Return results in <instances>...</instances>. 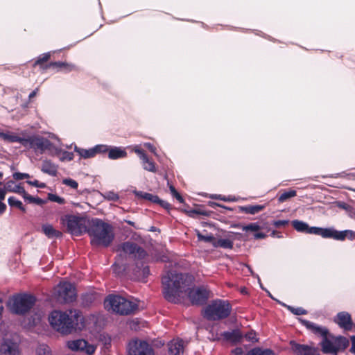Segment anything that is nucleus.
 I'll return each instance as SVG.
<instances>
[{
	"label": "nucleus",
	"instance_id": "nucleus-46",
	"mask_svg": "<svg viewBox=\"0 0 355 355\" xmlns=\"http://www.w3.org/2000/svg\"><path fill=\"white\" fill-rule=\"evenodd\" d=\"M48 199L52 202H58V204L62 205L65 202L63 198H61L55 194L49 193Z\"/></svg>",
	"mask_w": 355,
	"mask_h": 355
},
{
	"label": "nucleus",
	"instance_id": "nucleus-5",
	"mask_svg": "<svg viewBox=\"0 0 355 355\" xmlns=\"http://www.w3.org/2000/svg\"><path fill=\"white\" fill-rule=\"evenodd\" d=\"M104 304L107 310H112L121 315L132 314L138 309V304L136 302L116 295L107 296L104 300Z\"/></svg>",
	"mask_w": 355,
	"mask_h": 355
},
{
	"label": "nucleus",
	"instance_id": "nucleus-32",
	"mask_svg": "<svg viewBox=\"0 0 355 355\" xmlns=\"http://www.w3.org/2000/svg\"><path fill=\"white\" fill-rule=\"evenodd\" d=\"M141 162L143 168L146 171L153 173L157 172V168L155 162L153 159H149L148 156L141 160Z\"/></svg>",
	"mask_w": 355,
	"mask_h": 355
},
{
	"label": "nucleus",
	"instance_id": "nucleus-58",
	"mask_svg": "<svg viewBox=\"0 0 355 355\" xmlns=\"http://www.w3.org/2000/svg\"><path fill=\"white\" fill-rule=\"evenodd\" d=\"M352 340V347L350 349V352L355 354V336L351 337Z\"/></svg>",
	"mask_w": 355,
	"mask_h": 355
},
{
	"label": "nucleus",
	"instance_id": "nucleus-62",
	"mask_svg": "<svg viewBox=\"0 0 355 355\" xmlns=\"http://www.w3.org/2000/svg\"><path fill=\"white\" fill-rule=\"evenodd\" d=\"M271 236L272 237H278V238H281L282 237V234H281V232H277L276 230H273L271 234H270Z\"/></svg>",
	"mask_w": 355,
	"mask_h": 355
},
{
	"label": "nucleus",
	"instance_id": "nucleus-34",
	"mask_svg": "<svg viewBox=\"0 0 355 355\" xmlns=\"http://www.w3.org/2000/svg\"><path fill=\"white\" fill-rule=\"evenodd\" d=\"M292 225L297 232L307 234L309 225L306 223L298 220H295L292 221Z\"/></svg>",
	"mask_w": 355,
	"mask_h": 355
},
{
	"label": "nucleus",
	"instance_id": "nucleus-28",
	"mask_svg": "<svg viewBox=\"0 0 355 355\" xmlns=\"http://www.w3.org/2000/svg\"><path fill=\"white\" fill-rule=\"evenodd\" d=\"M263 205H248V206H240L239 207V211L248 214H255L264 209Z\"/></svg>",
	"mask_w": 355,
	"mask_h": 355
},
{
	"label": "nucleus",
	"instance_id": "nucleus-38",
	"mask_svg": "<svg viewBox=\"0 0 355 355\" xmlns=\"http://www.w3.org/2000/svg\"><path fill=\"white\" fill-rule=\"evenodd\" d=\"M35 352L37 355H51V350L46 344H40Z\"/></svg>",
	"mask_w": 355,
	"mask_h": 355
},
{
	"label": "nucleus",
	"instance_id": "nucleus-27",
	"mask_svg": "<svg viewBox=\"0 0 355 355\" xmlns=\"http://www.w3.org/2000/svg\"><path fill=\"white\" fill-rule=\"evenodd\" d=\"M14 184H15V182L12 180L7 182L5 185L6 189L8 191L20 194L22 196V197H24V196L25 195V193L26 192L25 189L23 187H21L20 184L13 186Z\"/></svg>",
	"mask_w": 355,
	"mask_h": 355
},
{
	"label": "nucleus",
	"instance_id": "nucleus-30",
	"mask_svg": "<svg viewBox=\"0 0 355 355\" xmlns=\"http://www.w3.org/2000/svg\"><path fill=\"white\" fill-rule=\"evenodd\" d=\"M334 345L337 354L339 351H343L348 347L349 340L343 336H338L335 338Z\"/></svg>",
	"mask_w": 355,
	"mask_h": 355
},
{
	"label": "nucleus",
	"instance_id": "nucleus-24",
	"mask_svg": "<svg viewBox=\"0 0 355 355\" xmlns=\"http://www.w3.org/2000/svg\"><path fill=\"white\" fill-rule=\"evenodd\" d=\"M42 229L43 233L49 239L60 238L62 236V233L59 230H56L51 225H43Z\"/></svg>",
	"mask_w": 355,
	"mask_h": 355
},
{
	"label": "nucleus",
	"instance_id": "nucleus-2",
	"mask_svg": "<svg viewBox=\"0 0 355 355\" xmlns=\"http://www.w3.org/2000/svg\"><path fill=\"white\" fill-rule=\"evenodd\" d=\"M83 320L82 313L78 309H68L65 311L54 310L49 315L51 326L62 334H69L80 329L83 326Z\"/></svg>",
	"mask_w": 355,
	"mask_h": 355
},
{
	"label": "nucleus",
	"instance_id": "nucleus-16",
	"mask_svg": "<svg viewBox=\"0 0 355 355\" xmlns=\"http://www.w3.org/2000/svg\"><path fill=\"white\" fill-rule=\"evenodd\" d=\"M103 300V295L96 291L92 290L81 295L82 304L84 306H89L94 303L101 302Z\"/></svg>",
	"mask_w": 355,
	"mask_h": 355
},
{
	"label": "nucleus",
	"instance_id": "nucleus-55",
	"mask_svg": "<svg viewBox=\"0 0 355 355\" xmlns=\"http://www.w3.org/2000/svg\"><path fill=\"white\" fill-rule=\"evenodd\" d=\"M267 235L263 232H256L254 234V239H263L266 238Z\"/></svg>",
	"mask_w": 355,
	"mask_h": 355
},
{
	"label": "nucleus",
	"instance_id": "nucleus-47",
	"mask_svg": "<svg viewBox=\"0 0 355 355\" xmlns=\"http://www.w3.org/2000/svg\"><path fill=\"white\" fill-rule=\"evenodd\" d=\"M289 223L288 220H274L272 225L276 228L284 227Z\"/></svg>",
	"mask_w": 355,
	"mask_h": 355
},
{
	"label": "nucleus",
	"instance_id": "nucleus-45",
	"mask_svg": "<svg viewBox=\"0 0 355 355\" xmlns=\"http://www.w3.org/2000/svg\"><path fill=\"white\" fill-rule=\"evenodd\" d=\"M169 188H170V191H171V193L172 196L174 198H175L177 199V200H178L179 202L184 203V198L178 192V191L175 189V188L173 186H172V185H171Z\"/></svg>",
	"mask_w": 355,
	"mask_h": 355
},
{
	"label": "nucleus",
	"instance_id": "nucleus-60",
	"mask_svg": "<svg viewBox=\"0 0 355 355\" xmlns=\"http://www.w3.org/2000/svg\"><path fill=\"white\" fill-rule=\"evenodd\" d=\"M6 205L1 201H0V215L3 214L6 210Z\"/></svg>",
	"mask_w": 355,
	"mask_h": 355
},
{
	"label": "nucleus",
	"instance_id": "nucleus-50",
	"mask_svg": "<svg viewBox=\"0 0 355 355\" xmlns=\"http://www.w3.org/2000/svg\"><path fill=\"white\" fill-rule=\"evenodd\" d=\"M134 152L139 156L141 160H143L148 155H146L144 150L137 146L134 148Z\"/></svg>",
	"mask_w": 355,
	"mask_h": 355
},
{
	"label": "nucleus",
	"instance_id": "nucleus-54",
	"mask_svg": "<svg viewBox=\"0 0 355 355\" xmlns=\"http://www.w3.org/2000/svg\"><path fill=\"white\" fill-rule=\"evenodd\" d=\"M157 204L159 205L163 208L168 209V210L171 208V205L170 203H168V202L164 201L163 200H161L160 198H159Z\"/></svg>",
	"mask_w": 355,
	"mask_h": 355
},
{
	"label": "nucleus",
	"instance_id": "nucleus-14",
	"mask_svg": "<svg viewBox=\"0 0 355 355\" xmlns=\"http://www.w3.org/2000/svg\"><path fill=\"white\" fill-rule=\"evenodd\" d=\"M67 346L72 351L85 352L88 355L93 354L96 351V347L85 339L69 340Z\"/></svg>",
	"mask_w": 355,
	"mask_h": 355
},
{
	"label": "nucleus",
	"instance_id": "nucleus-61",
	"mask_svg": "<svg viewBox=\"0 0 355 355\" xmlns=\"http://www.w3.org/2000/svg\"><path fill=\"white\" fill-rule=\"evenodd\" d=\"M26 182L31 186L37 187L40 182L35 180L34 181L27 180Z\"/></svg>",
	"mask_w": 355,
	"mask_h": 355
},
{
	"label": "nucleus",
	"instance_id": "nucleus-10",
	"mask_svg": "<svg viewBox=\"0 0 355 355\" xmlns=\"http://www.w3.org/2000/svg\"><path fill=\"white\" fill-rule=\"evenodd\" d=\"M36 299L33 295L19 294L14 296L10 302V310L18 315L28 312L35 305Z\"/></svg>",
	"mask_w": 355,
	"mask_h": 355
},
{
	"label": "nucleus",
	"instance_id": "nucleus-59",
	"mask_svg": "<svg viewBox=\"0 0 355 355\" xmlns=\"http://www.w3.org/2000/svg\"><path fill=\"white\" fill-rule=\"evenodd\" d=\"M6 191L7 190L6 189V188L5 189L0 188V201L4 200L6 193Z\"/></svg>",
	"mask_w": 355,
	"mask_h": 355
},
{
	"label": "nucleus",
	"instance_id": "nucleus-41",
	"mask_svg": "<svg viewBox=\"0 0 355 355\" xmlns=\"http://www.w3.org/2000/svg\"><path fill=\"white\" fill-rule=\"evenodd\" d=\"M140 196L144 198V199H146V200H148L152 202H154V203H156L157 204V202H159V198L157 196H155V195H153L151 193H143V192H140Z\"/></svg>",
	"mask_w": 355,
	"mask_h": 355
},
{
	"label": "nucleus",
	"instance_id": "nucleus-57",
	"mask_svg": "<svg viewBox=\"0 0 355 355\" xmlns=\"http://www.w3.org/2000/svg\"><path fill=\"white\" fill-rule=\"evenodd\" d=\"M145 146L148 148V149L151 151L152 153H155L156 148L150 143H146Z\"/></svg>",
	"mask_w": 355,
	"mask_h": 355
},
{
	"label": "nucleus",
	"instance_id": "nucleus-9",
	"mask_svg": "<svg viewBox=\"0 0 355 355\" xmlns=\"http://www.w3.org/2000/svg\"><path fill=\"white\" fill-rule=\"evenodd\" d=\"M51 58V53H44L39 55L37 60L33 64V67L37 66L40 67V69L42 71H46L47 69H52L55 71H63L65 72H70L76 69V66L73 64L67 63L65 62H47Z\"/></svg>",
	"mask_w": 355,
	"mask_h": 355
},
{
	"label": "nucleus",
	"instance_id": "nucleus-19",
	"mask_svg": "<svg viewBox=\"0 0 355 355\" xmlns=\"http://www.w3.org/2000/svg\"><path fill=\"white\" fill-rule=\"evenodd\" d=\"M184 341L180 338L173 339L168 343L169 355H183Z\"/></svg>",
	"mask_w": 355,
	"mask_h": 355
},
{
	"label": "nucleus",
	"instance_id": "nucleus-42",
	"mask_svg": "<svg viewBox=\"0 0 355 355\" xmlns=\"http://www.w3.org/2000/svg\"><path fill=\"white\" fill-rule=\"evenodd\" d=\"M288 309L296 315H306L307 313V311L302 307H293L288 306Z\"/></svg>",
	"mask_w": 355,
	"mask_h": 355
},
{
	"label": "nucleus",
	"instance_id": "nucleus-52",
	"mask_svg": "<svg viewBox=\"0 0 355 355\" xmlns=\"http://www.w3.org/2000/svg\"><path fill=\"white\" fill-rule=\"evenodd\" d=\"M73 159V153L71 152H69V151H64L62 153V157L60 159L62 161L63 160H68V161H71Z\"/></svg>",
	"mask_w": 355,
	"mask_h": 355
},
{
	"label": "nucleus",
	"instance_id": "nucleus-23",
	"mask_svg": "<svg viewBox=\"0 0 355 355\" xmlns=\"http://www.w3.org/2000/svg\"><path fill=\"white\" fill-rule=\"evenodd\" d=\"M41 171L51 176H55L58 173V166L51 161L46 159L42 162Z\"/></svg>",
	"mask_w": 355,
	"mask_h": 355
},
{
	"label": "nucleus",
	"instance_id": "nucleus-15",
	"mask_svg": "<svg viewBox=\"0 0 355 355\" xmlns=\"http://www.w3.org/2000/svg\"><path fill=\"white\" fill-rule=\"evenodd\" d=\"M0 355H21L19 344L10 338H3L0 345Z\"/></svg>",
	"mask_w": 355,
	"mask_h": 355
},
{
	"label": "nucleus",
	"instance_id": "nucleus-49",
	"mask_svg": "<svg viewBox=\"0 0 355 355\" xmlns=\"http://www.w3.org/2000/svg\"><path fill=\"white\" fill-rule=\"evenodd\" d=\"M12 177L15 180H21L24 179H28L31 176L28 173L15 172L13 173Z\"/></svg>",
	"mask_w": 355,
	"mask_h": 355
},
{
	"label": "nucleus",
	"instance_id": "nucleus-53",
	"mask_svg": "<svg viewBox=\"0 0 355 355\" xmlns=\"http://www.w3.org/2000/svg\"><path fill=\"white\" fill-rule=\"evenodd\" d=\"M187 213L189 216H193L194 214L202 215V216L207 215V214L205 211H202L200 209H191V210L187 211Z\"/></svg>",
	"mask_w": 355,
	"mask_h": 355
},
{
	"label": "nucleus",
	"instance_id": "nucleus-18",
	"mask_svg": "<svg viewBox=\"0 0 355 355\" xmlns=\"http://www.w3.org/2000/svg\"><path fill=\"white\" fill-rule=\"evenodd\" d=\"M301 322L312 333L318 336L322 337V338L328 336L329 335V330L325 327H320L306 320H301Z\"/></svg>",
	"mask_w": 355,
	"mask_h": 355
},
{
	"label": "nucleus",
	"instance_id": "nucleus-39",
	"mask_svg": "<svg viewBox=\"0 0 355 355\" xmlns=\"http://www.w3.org/2000/svg\"><path fill=\"white\" fill-rule=\"evenodd\" d=\"M239 227L245 232H258L261 230V226L258 223H252L246 225H240Z\"/></svg>",
	"mask_w": 355,
	"mask_h": 355
},
{
	"label": "nucleus",
	"instance_id": "nucleus-7",
	"mask_svg": "<svg viewBox=\"0 0 355 355\" xmlns=\"http://www.w3.org/2000/svg\"><path fill=\"white\" fill-rule=\"evenodd\" d=\"M61 220L62 223L67 227L69 233L78 236L84 233H87L91 220L80 216L65 215Z\"/></svg>",
	"mask_w": 355,
	"mask_h": 355
},
{
	"label": "nucleus",
	"instance_id": "nucleus-40",
	"mask_svg": "<svg viewBox=\"0 0 355 355\" xmlns=\"http://www.w3.org/2000/svg\"><path fill=\"white\" fill-rule=\"evenodd\" d=\"M24 199L27 200L29 203H35L39 205H42L44 203V201L39 197H33L26 192L24 196Z\"/></svg>",
	"mask_w": 355,
	"mask_h": 355
},
{
	"label": "nucleus",
	"instance_id": "nucleus-63",
	"mask_svg": "<svg viewBox=\"0 0 355 355\" xmlns=\"http://www.w3.org/2000/svg\"><path fill=\"white\" fill-rule=\"evenodd\" d=\"M112 268H113V270L115 273H119L120 272V267L119 266L118 264L116 263H114L112 265Z\"/></svg>",
	"mask_w": 355,
	"mask_h": 355
},
{
	"label": "nucleus",
	"instance_id": "nucleus-21",
	"mask_svg": "<svg viewBox=\"0 0 355 355\" xmlns=\"http://www.w3.org/2000/svg\"><path fill=\"white\" fill-rule=\"evenodd\" d=\"M223 338L233 344L240 343L243 338V334L239 329H234L231 331H225L223 334Z\"/></svg>",
	"mask_w": 355,
	"mask_h": 355
},
{
	"label": "nucleus",
	"instance_id": "nucleus-43",
	"mask_svg": "<svg viewBox=\"0 0 355 355\" xmlns=\"http://www.w3.org/2000/svg\"><path fill=\"white\" fill-rule=\"evenodd\" d=\"M96 155L97 154H104L109 151L110 146L104 144H98L96 145L94 147Z\"/></svg>",
	"mask_w": 355,
	"mask_h": 355
},
{
	"label": "nucleus",
	"instance_id": "nucleus-25",
	"mask_svg": "<svg viewBox=\"0 0 355 355\" xmlns=\"http://www.w3.org/2000/svg\"><path fill=\"white\" fill-rule=\"evenodd\" d=\"M0 138L6 141H8L10 143L18 142L20 143L23 146V143L25 141V138L20 137L15 133L12 132H0Z\"/></svg>",
	"mask_w": 355,
	"mask_h": 355
},
{
	"label": "nucleus",
	"instance_id": "nucleus-1",
	"mask_svg": "<svg viewBox=\"0 0 355 355\" xmlns=\"http://www.w3.org/2000/svg\"><path fill=\"white\" fill-rule=\"evenodd\" d=\"M193 279V277L188 273L168 272L162 279L164 298L170 302L176 303L180 293L189 290L188 297L193 305L205 304L209 297V291L203 286L190 288Z\"/></svg>",
	"mask_w": 355,
	"mask_h": 355
},
{
	"label": "nucleus",
	"instance_id": "nucleus-36",
	"mask_svg": "<svg viewBox=\"0 0 355 355\" xmlns=\"http://www.w3.org/2000/svg\"><path fill=\"white\" fill-rule=\"evenodd\" d=\"M8 202L10 207H15L24 213L26 211V208L23 205L22 202L14 196H10L8 198Z\"/></svg>",
	"mask_w": 355,
	"mask_h": 355
},
{
	"label": "nucleus",
	"instance_id": "nucleus-64",
	"mask_svg": "<svg viewBox=\"0 0 355 355\" xmlns=\"http://www.w3.org/2000/svg\"><path fill=\"white\" fill-rule=\"evenodd\" d=\"M37 89H35V90H33V92H31L28 96V98L30 99H31L32 98L35 97L36 96V94H37Z\"/></svg>",
	"mask_w": 355,
	"mask_h": 355
},
{
	"label": "nucleus",
	"instance_id": "nucleus-35",
	"mask_svg": "<svg viewBox=\"0 0 355 355\" xmlns=\"http://www.w3.org/2000/svg\"><path fill=\"white\" fill-rule=\"evenodd\" d=\"M297 196V191L295 190L290 189L288 191H284L278 196V202H284L289 198H293Z\"/></svg>",
	"mask_w": 355,
	"mask_h": 355
},
{
	"label": "nucleus",
	"instance_id": "nucleus-44",
	"mask_svg": "<svg viewBox=\"0 0 355 355\" xmlns=\"http://www.w3.org/2000/svg\"><path fill=\"white\" fill-rule=\"evenodd\" d=\"M103 196L105 199L111 201H117L119 199V195L114 191H107Z\"/></svg>",
	"mask_w": 355,
	"mask_h": 355
},
{
	"label": "nucleus",
	"instance_id": "nucleus-48",
	"mask_svg": "<svg viewBox=\"0 0 355 355\" xmlns=\"http://www.w3.org/2000/svg\"><path fill=\"white\" fill-rule=\"evenodd\" d=\"M62 183L75 189H76L78 187V182L76 180L71 178L64 179Z\"/></svg>",
	"mask_w": 355,
	"mask_h": 355
},
{
	"label": "nucleus",
	"instance_id": "nucleus-20",
	"mask_svg": "<svg viewBox=\"0 0 355 355\" xmlns=\"http://www.w3.org/2000/svg\"><path fill=\"white\" fill-rule=\"evenodd\" d=\"M336 322L346 330H350L352 328L353 322L351 315L347 312L338 313L336 316Z\"/></svg>",
	"mask_w": 355,
	"mask_h": 355
},
{
	"label": "nucleus",
	"instance_id": "nucleus-17",
	"mask_svg": "<svg viewBox=\"0 0 355 355\" xmlns=\"http://www.w3.org/2000/svg\"><path fill=\"white\" fill-rule=\"evenodd\" d=\"M290 345L295 355H319L318 349L308 345L297 343L294 340H291Z\"/></svg>",
	"mask_w": 355,
	"mask_h": 355
},
{
	"label": "nucleus",
	"instance_id": "nucleus-22",
	"mask_svg": "<svg viewBox=\"0 0 355 355\" xmlns=\"http://www.w3.org/2000/svg\"><path fill=\"white\" fill-rule=\"evenodd\" d=\"M128 155L127 152L125 149L121 147H110L108 151V157L110 159H117L120 158H125Z\"/></svg>",
	"mask_w": 355,
	"mask_h": 355
},
{
	"label": "nucleus",
	"instance_id": "nucleus-29",
	"mask_svg": "<svg viewBox=\"0 0 355 355\" xmlns=\"http://www.w3.org/2000/svg\"><path fill=\"white\" fill-rule=\"evenodd\" d=\"M75 151L80 155V157L84 159L92 158L96 155L94 147L89 149H85L76 146Z\"/></svg>",
	"mask_w": 355,
	"mask_h": 355
},
{
	"label": "nucleus",
	"instance_id": "nucleus-4",
	"mask_svg": "<svg viewBox=\"0 0 355 355\" xmlns=\"http://www.w3.org/2000/svg\"><path fill=\"white\" fill-rule=\"evenodd\" d=\"M117 251L120 252L121 257H128L136 261L137 268L141 270L143 276L148 277L150 269L148 266H144V259L146 257L147 252L142 247L134 242L126 241L119 245Z\"/></svg>",
	"mask_w": 355,
	"mask_h": 355
},
{
	"label": "nucleus",
	"instance_id": "nucleus-13",
	"mask_svg": "<svg viewBox=\"0 0 355 355\" xmlns=\"http://www.w3.org/2000/svg\"><path fill=\"white\" fill-rule=\"evenodd\" d=\"M129 355H154L152 347L142 340H133L129 343Z\"/></svg>",
	"mask_w": 355,
	"mask_h": 355
},
{
	"label": "nucleus",
	"instance_id": "nucleus-51",
	"mask_svg": "<svg viewBox=\"0 0 355 355\" xmlns=\"http://www.w3.org/2000/svg\"><path fill=\"white\" fill-rule=\"evenodd\" d=\"M245 338L247 340L251 341L252 343L257 342L258 340L256 337V333L253 331H250L245 334Z\"/></svg>",
	"mask_w": 355,
	"mask_h": 355
},
{
	"label": "nucleus",
	"instance_id": "nucleus-8",
	"mask_svg": "<svg viewBox=\"0 0 355 355\" xmlns=\"http://www.w3.org/2000/svg\"><path fill=\"white\" fill-rule=\"evenodd\" d=\"M307 234L319 235L324 239H333L337 241H344L346 239L353 241L355 239V232L352 230L338 231L332 227L322 228L309 226Z\"/></svg>",
	"mask_w": 355,
	"mask_h": 355
},
{
	"label": "nucleus",
	"instance_id": "nucleus-3",
	"mask_svg": "<svg viewBox=\"0 0 355 355\" xmlns=\"http://www.w3.org/2000/svg\"><path fill=\"white\" fill-rule=\"evenodd\" d=\"M87 234L91 244L95 246L108 247L114 239L112 226L100 218H92L89 223Z\"/></svg>",
	"mask_w": 355,
	"mask_h": 355
},
{
	"label": "nucleus",
	"instance_id": "nucleus-26",
	"mask_svg": "<svg viewBox=\"0 0 355 355\" xmlns=\"http://www.w3.org/2000/svg\"><path fill=\"white\" fill-rule=\"evenodd\" d=\"M321 346L322 352L325 354H336V349L334 345V341L332 342L328 339L327 336L322 338Z\"/></svg>",
	"mask_w": 355,
	"mask_h": 355
},
{
	"label": "nucleus",
	"instance_id": "nucleus-11",
	"mask_svg": "<svg viewBox=\"0 0 355 355\" xmlns=\"http://www.w3.org/2000/svg\"><path fill=\"white\" fill-rule=\"evenodd\" d=\"M58 300L61 303H70L76 300L75 286L70 282H60L56 288Z\"/></svg>",
	"mask_w": 355,
	"mask_h": 355
},
{
	"label": "nucleus",
	"instance_id": "nucleus-12",
	"mask_svg": "<svg viewBox=\"0 0 355 355\" xmlns=\"http://www.w3.org/2000/svg\"><path fill=\"white\" fill-rule=\"evenodd\" d=\"M23 146L32 148L35 152L39 151L42 154L46 150H50L53 146L52 142L46 138L40 136H30L25 138Z\"/></svg>",
	"mask_w": 355,
	"mask_h": 355
},
{
	"label": "nucleus",
	"instance_id": "nucleus-33",
	"mask_svg": "<svg viewBox=\"0 0 355 355\" xmlns=\"http://www.w3.org/2000/svg\"><path fill=\"white\" fill-rule=\"evenodd\" d=\"M196 236L198 241L210 243L213 246L214 243H216V239L212 234H202L199 230H196Z\"/></svg>",
	"mask_w": 355,
	"mask_h": 355
},
{
	"label": "nucleus",
	"instance_id": "nucleus-31",
	"mask_svg": "<svg viewBox=\"0 0 355 355\" xmlns=\"http://www.w3.org/2000/svg\"><path fill=\"white\" fill-rule=\"evenodd\" d=\"M233 245V241L228 239H220L216 240V243H214V247L223 249H232Z\"/></svg>",
	"mask_w": 355,
	"mask_h": 355
},
{
	"label": "nucleus",
	"instance_id": "nucleus-6",
	"mask_svg": "<svg viewBox=\"0 0 355 355\" xmlns=\"http://www.w3.org/2000/svg\"><path fill=\"white\" fill-rule=\"evenodd\" d=\"M232 305L227 300H214L205 309L204 316L209 320L225 319L230 315Z\"/></svg>",
	"mask_w": 355,
	"mask_h": 355
},
{
	"label": "nucleus",
	"instance_id": "nucleus-37",
	"mask_svg": "<svg viewBox=\"0 0 355 355\" xmlns=\"http://www.w3.org/2000/svg\"><path fill=\"white\" fill-rule=\"evenodd\" d=\"M246 355H275V354L270 349H261L260 348H254L249 351Z\"/></svg>",
	"mask_w": 355,
	"mask_h": 355
},
{
	"label": "nucleus",
	"instance_id": "nucleus-56",
	"mask_svg": "<svg viewBox=\"0 0 355 355\" xmlns=\"http://www.w3.org/2000/svg\"><path fill=\"white\" fill-rule=\"evenodd\" d=\"M211 198L212 199H218L223 201H230L229 198H227L225 196H222L221 195H211Z\"/></svg>",
	"mask_w": 355,
	"mask_h": 355
}]
</instances>
